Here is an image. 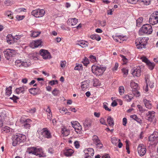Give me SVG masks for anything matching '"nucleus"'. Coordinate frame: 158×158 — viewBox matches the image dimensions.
<instances>
[{"label": "nucleus", "instance_id": "obj_1", "mask_svg": "<svg viewBox=\"0 0 158 158\" xmlns=\"http://www.w3.org/2000/svg\"><path fill=\"white\" fill-rule=\"evenodd\" d=\"M26 136L25 135L20 134H17L15 135L13 139L12 145L16 146L22 142L25 141Z\"/></svg>", "mask_w": 158, "mask_h": 158}, {"label": "nucleus", "instance_id": "obj_2", "mask_svg": "<svg viewBox=\"0 0 158 158\" xmlns=\"http://www.w3.org/2000/svg\"><path fill=\"white\" fill-rule=\"evenodd\" d=\"M153 31L152 27L149 24H145L143 25L140 29L139 33L141 35L144 34H150Z\"/></svg>", "mask_w": 158, "mask_h": 158}, {"label": "nucleus", "instance_id": "obj_3", "mask_svg": "<svg viewBox=\"0 0 158 158\" xmlns=\"http://www.w3.org/2000/svg\"><path fill=\"white\" fill-rule=\"evenodd\" d=\"M91 69L92 73L96 76H98L102 75L106 70L105 67L96 65L92 66Z\"/></svg>", "mask_w": 158, "mask_h": 158}, {"label": "nucleus", "instance_id": "obj_4", "mask_svg": "<svg viewBox=\"0 0 158 158\" xmlns=\"http://www.w3.org/2000/svg\"><path fill=\"white\" fill-rule=\"evenodd\" d=\"M145 42H146L144 38L139 37L136 40L135 44L137 48L142 49L145 47Z\"/></svg>", "mask_w": 158, "mask_h": 158}, {"label": "nucleus", "instance_id": "obj_5", "mask_svg": "<svg viewBox=\"0 0 158 158\" xmlns=\"http://www.w3.org/2000/svg\"><path fill=\"white\" fill-rule=\"evenodd\" d=\"M17 53L16 51L10 49H6L4 52L5 56L7 60L10 59L11 57L14 56Z\"/></svg>", "mask_w": 158, "mask_h": 158}, {"label": "nucleus", "instance_id": "obj_6", "mask_svg": "<svg viewBox=\"0 0 158 158\" xmlns=\"http://www.w3.org/2000/svg\"><path fill=\"white\" fill-rule=\"evenodd\" d=\"M45 11L43 9L35 10H33L31 12V15L36 18H40L43 17Z\"/></svg>", "mask_w": 158, "mask_h": 158}, {"label": "nucleus", "instance_id": "obj_7", "mask_svg": "<svg viewBox=\"0 0 158 158\" xmlns=\"http://www.w3.org/2000/svg\"><path fill=\"white\" fill-rule=\"evenodd\" d=\"M92 140L93 141V143L96 145L97 148H101L102 147L103 145L97 136L96 135L93 136Z\"/></svg>", "mask_w": 158, "mask_h": 158}, {"label": "nucleus", "instance_id": "obj_8", "mask_svg": "<svg viewBox=\"0 0 158 158\" xmlns=\"http://www.w3.org/2000/svg\"><path fill=\"white\" fill-rule=\"evenodd\" d=\"M40 52L44 59H46L51 58L50 53L47 50L41 49L40 50Z\"/></svg>", "mask_w": 158, "mask_h": 158}, {"label": "nucleus", "instance_id": "obj_9", "mask_svg": "<svg viewBox=\"0 0 158 158\" xmlns=\"http://www.w3.org/2000/svg\"><path fill=\"white\" fill-rule=\"evenodd\" d=\"M138 152L140 156H144L146 153V149L143 144L139 145L137 148Z\"/></svg>", "mask_w": 158, "mask_h": 158}, {"label": "nucleus", "instance_id": "obj_10", "mask_svg": "<svg viewBox=\"0 0 158 158\" xmlns=\"http://www.w3.org/2000/svg\"><path fill=\"white\" fill-rule=\"evenodd\" d=\"M149 141L154 142V143L158 142V133L157 131H154L149 137Z\"/></svg>", "mask_w": 158, "mask_h": 158}, {"label": "nucleus", "instance_id": "obj_11", "mask_svg": "<svg viewBox=\"0 0 158 158\" xmlns=\"http://www.w3.org/2000/svg\"><path fill=\"white\" fill-rule=\"evenodd\" d=\"M42 151V148H37L35 147L28 148L27 152L29 154L31 153L35 155L38 154L39 152Z\"/></svg>", "mask_w": 158, "mask_h": 158}, {"label": "nucleus", "instance_id": "obj_12", "mask_svg": "<svg viewBox=\"0 0 158 158\" xmlns=\"http://www.w3.org/2000/svg\"><path fill=\"white\" fill-rule=\"evenodd\" d=\"M154 14H152L149 19V23L152 25H154L158 23V16H154Z\"/></svg>", "mask_w": 158, "mask_h": 158}, {"label": "nucleus", "instance_id": "obj_13", "mask_svg": "<svg viewBox=\"0 0 158 158\" xmlns=\"http://www.w3.org/2000/svg\"><path fill=\"white\" fill-rule=\"evenodd\" d=\"M132 74L134 76L139 77L141 73V71L140 67H137L131 70Z\"/></svg>", "mask_w": 158, "mask_h": 158}, {"label": "nucleus", "instance_id": "obj_14", "mask_svg": "<svg viewBox=\"0 0 158 158\" xmlns=\"http://www.w3.org/2000/svg\"><path fill=\"white\" fill-rule=\"evenodd\" d=\"M42 43L41 40H37L31 42L30 46L32 48H37L40 46Z\"/></svg>", "mask_w": 158, "mask_h": 158}, {"label": "nucleus", "instance_id": "obj_15", "mask_svg": "<svg viewBox=\"0 0 158 158\" xmlns=\"http://www.w3.org/2000/svg\"><path fill=\"white\" fill-rule=\"evenodd\" d=\"M42 131V134L44 137L48 139L51 138L52 137L50 132L47 130V128H43Z\"/></svg>", "mask_w": 158, "mask_h": 158}, {"label": "nucleus", "instance_id": "obj_16", "mask_svg": "<svg viewBox=\"0 0 158 158\" xmlns=\"http://www.w3.org/2000/svg\"><path fill=\"white\" fill-rule=\"evenodd\" d=\"M67 22L69 25L74 27L78 22V19L76 18H70L68 19Z\"/></svg>", "mask_w": 158, "mask_h": 158}, {"label": "nucleus", "instance_id": "obj_17", "mask_svg": "<svg viewBox=\"0 0 158 158\" xmlns=\"http://www.w3.org/2000/svg\"><path fill=\"white\" fill-rule=\"evenodd\" d=\"M146 115L148 117L147 119L150 122L152 121L155 116V112L154 111H149L146 114Z\"/></svg>", "mask_w": 158, "mask_h": 158}, {"label": "nucleus", "instance_id": "obj_18", "mask_svg": "<svg viewBox=\"0 0 158 158\" xmlns=\"http://www.w3.org/2000/svg\"><path fill=\"white\" fill-rule=\"evenodd\" d=\"M27 89V87L25 86L20 87L17 88L15 91L16 93L17 94H19L22 93L23 94L24 91Z\"/></svg>", "mask_w": 158, "mask_h": 158}, {"label": "nucleus", "instance_id": "obj_19", "mask_svg": "<svg viewBox=\"0 0 158 158\" xmlns=\"http://www.w3.org/2000/svg\"><path fill=\"white\" fill-rule=\"evenodd\" d=\"M89 81L88 80L84 81L81 83V87L82 90H85V89L89 87Z\"/></svg>", "mask_w": 158, "mask_h": 158}, {"label": "nucleus", "instance_id": "obj_20", "mask_svg": "<svg viewBox=\"0 0 158 158\" xmlns=\"http://www.w3.org/2000/svg\"><path fill=\"white\" fill-rule=\"evenodd\" d=\"M76 45H79L83 48H85L88 45L87 42L84 40L78 41Z\"/></svg>", "mask_w": 158, "mask_h": 158}, {"label": "nucleus", "instance_id": "obj_21", "mask_svg": "<svg viewBox=\"0 0 158 158\" xmlns=\"http://www.w3.org/2000/svg\"><path fill=\"white\" fill-rule=\"evenodd\" d=\"M23 126L26 128H29L30 127V123L31 120L30 119H27L23 120Z\"/></svg>", "mask_w": 158, "mask_h": 158}, {"label": "nucleus", "instance_id": "obj_22", "mask_svg": "<svg viewBox=\"0 0 158 158\" xmlns=\"http://www.w3.org/2000/svg\"><path fill=\"white\" fill-rule=\"evenodd\" d=\"M85 154L93 156L94 154V151L92 148H89L84 150Z\"/></svg>", "mask_w": 158, "mask_h": 158}, {"label": "nucleus", "instance_id": "obj_23", "mask_svg": "<svg viewBox=\"0 0 158 158\" xmlns=\"http://www.w3.org/2000/svg\"><path fill=\"white\" fill-rule=\"evenodd\" d=\"M92 121L89 119H87L83 122V124L85 128H88L91 125Z\"/></svg>", "mask_w": 158, "mask_h": 158}, {"label": "nucleus", "instance_id": "obj_24", "mask_svg": "<svg viewBox=\"0 0 158 158\" xmlns=\"http://www.w3.org/2000/svg\"><path fill=\"white\" fill-rule=\"evenodd\" d=\"M74 152V151L71 149H66L64 151V154L66 156H70L72 155Z\"/></svg>", "mask_w": 158, "mask_h": 158}, {"label": "nucleus", "instance_id": "obj_25", "mask_svg": "<svg viewBox=\"0 0 158 158\" xmlns=\"http://www.w3.org/2000/svg\"><path fill=\"white\" fill-rule=\"evenodd\" d=\"M13 36L11 34H8L6 36V41L9 44H14Z\"/></svg>", "mask_w": 158, "mask_h": 158}, {"label": "nucleus", "instance_id": "obj_26", "mask_svg": "<svg viewBox=\"0 0 158 158\" xmlns=\"http://www.w3.org/2000/svg\"><path fill=\"white\" fill-rule=\"evenodd\" d=\"M112 37L115 41L119 42L120 43H121L122 40L123 41L124 40V39H123V36L122 37L120 35H118V36H113Z\"/></svg>", "mask_w": 158, "mask_h": 158}, {"label": "nucleus", "instance_id": "obj_27", "mask_svg": "<svg viewBox=\"0 0 158 158\" xmlns=\"http://www.w3.org/2000/svg\"><path fill=\"white\" fill-rule=\"evenodd\" d=\"M107 121L108 124L111 127H113L114 125V121L113 118L110 116H109L107 119Z\"/></svg>", "mask_w": 158, "mask_h": 158}, {"label": "nucleus", "instance_id": "obj_28", "mask_svg": "<svg viewBox=\"0 0 158 158\" xmlns=\"http://www.w3.org/2000/svg\"><path fill=\"white\" fill-rule=\"evenodd\" d=\"M61 132L63 136H66L69 135V131L66 128H62Z\"/></svg>", "mask_w": 158, "mask_h": 158}, {"label": "nucleus", "instance_id": "obj_29", "mask_svg": "<svg viewBox=\"0 0 158 158\" xmlns=\"http://www.w3.org/2000/svg\"><path fill=\"white\" fill-rule=\"evenodd\" d=\"M143 102L146 107L148 109L152 108V104L149 101H148L146 99H144Z\"/></svg>", "mask_w": 158, "mask_h": 158}, {"label": "nucleus", "instance_id": "obj_30", "mask_svg": "<svg viewBox=\"0 0 158 158\" xmlns=\"http://www.w3.org/2000/svg\"><path fill=\"white\" fill-rule=\"evenodd\" d=\"M90 38L92 40H95L98 41H100L101 39V37L97 34L91 35L90 36Z\"/></svg>", "mask_w": 158, "mask_h": 158}, {"label": "nucleus", "instance_id": "obj_31", "mask_svg": "<svg viewBox=\"0 0 158 158\" xmlns=\"http://www.w3.org/2000/svg\"><path fill=\"white\" fill-rule=\"evenodd\" d=\"M60 112L62 114H67V115H70L71 113L68 111L67 109L64 108H63L62 109H60L59 110Z\"/></svg>", "mask_w": 158, "mask_h": 158}, {"label": "nucleus", "instance_id": "obj_32", "mask_svg": "<svg viewBox=\"0 0 158 158\" xmlns=\"http://www.w3.org/2000/svg\"><path fill=\"white\" fill-rule=\"evenodd\" d=\"M145 81L146 83V86L145 89V91L147 92L148 91V85L149 81V76L147 75L145 76Z\"/></svg>", "mask_w": 158, "mask_h": 158}, {"label": "nucleus", "instance_id": "obj_33", "mask_svg": "<svg viewBox=\"0 0 158 158\" xmlns=\"http://www.w3.org/2000/svg\"><path fill=\"white\" fill-rule=\"evenodd\" d=\"M46 112H48V118L51 120L52 119V113L51 112V110L49 106H48L47 109L46 110Z\"/></svg>", "mask_w": 158, "mask_h": 158}, {"label": "nucleus", "instance_id": "obj_34", "mask_svg": "<svg viewBox=\"0 0 158 158\" xmlns=\"http://www.w3.org/2000/svg\"><path fill=\"white\" fill-rule=\"evenodd\" d=\"M131 117L133 118V119L136 120L138 123H142V120L140 118H138L137 116L135 115H131Z\"/></svg>", "mask_w": 158, "mask_h": 158}, {"label": "nucleus", "instance_id": "obj_35", "mask_svg": "<svg viewBox=\"0 0 158 158\" xmlns=\"http://www.w3.org/2000/svg\"><path fill=\"white\" fill-rule=\"evenodd\" d=\"M133 98V97L131 94L129 95H126L124 97V99L127 102H130L131 100Z\"/></svg>", "mask_w": 158, "mask_h": 158}, {"label": "nucleus", "instance_id": "obj_36", "mask_svg": "<svg viewBox=\"0 0 158 158\" xmlns=\"http://www.w3.org/2000/svg\"><path fill=\"white\" fill-rule=\"evenodd\" d=\"M12 87L10 86L9 87L6 88V94L8 96H10L11 94Z\"/></svg>", "mask_w": 158, "mask_h": 158}, {"label": "nucleus", "instance_id": "obj_37", "mask_svg": "<svg viewBox=\"0 0 158 158\" xmlns=\"http://www.w3.org/2000/svg\"><path fill=\"white\" fill-rule=\"evenodd\" d=\"M139 2L145 5H149L151 2V0H140Z\"/></svg>", "mask_w": 158, "mask_h": 158}, {"label": "nucleus", "instance_id": "obj_38", "mask_svg": "<svg viewBox=\"0 0 158 158\" xmlns=\"http://www.w3.org/2000/svg\"><path fill=\"white\" fill-rule=\"evenodd\" d=\"M122 71L123 73V77H126L128 74V69L126 68H123L122 69Z\"/></svg>", "mask_w": 158, "mask_h": 158}, {"label": "nucleus", "instance_id": "obj_39", "mask_svg": "<svg viewBox=\"0 0 158 158\" xmlns=\"http://www.w3.org/2000/svg\"><path fill=\"white\" fill-rule=\"evenodd\" d=\"M37 89L36 88H32L29 89V91L30 93L33 95H36L37 94Z\"/></svg>", "mask_w": 158, "mask_h": 158}, {"label": "nucleus", "instance_id": "obj_40", "mask_svg": "<svg viewBox=\"0 0 158 158\" xmlns=\"http://www.w3.org/2000/svg\"><path fill=\"white\" fill-rule=\"evenodd\" d=\"M111 139L112 143L113 144L115 145H116L118 142L117 138L114 137H111Z\"/></svg>", "mask_w": 158, "mask_h": 158}, {"label": "nucleus", "instance_id": "obj_41", "mask_svg": "<svg viewBox=\"0 0 158 158\" xmlns=\"http://www.w3.org/2000/svg\"><path fill=\"white\" fill-rule=\"evenodd\" d=\"M143 20V18L142 17H139L136 20V26H139Z\"/></svg>", "mask_w": 158, "mask_h": 158}, {"label": "nucleus", "instance_id": "obj_42", "mask_svg": "<svg viewBox=\"0 0 158 158\" xmlns=\"http://www.w3.org/2000/svg\"><path fill=\"white\" fill-rule=\"evenodd\" d=\"M147 65L148 66L149 69L151 70H152L155 66V64L149 61L147 64Z\"/></svg>", "mask_w": 158, "mask_h": 158}, {"label": "nucleus", "instance_id": "obj_43", "mask_svg": "<svg viewBox=\"0 0 158 158\" xmlns=\"http://www.w3.org/2000/svg\"><path fill=\"white\" fill-rule=\"evenodd\" d=\"M82 68L83 67L81 64H76L74 69L75 70H80L82 69Z\"/></svg>", "mask_w": 158, "mask_h": 158}, {"label": "nucleus", "instance_id": "obj_44", "mask_svg": "<svg viewBox=\"0 0 158 158\" xmlns=\"http://www.w3.org/2000/svg\"><path fill=\"white\" fill-rule=\"evenodd\" d=\"M41 33V32L33 31L31 35V36L33 37H36L38 36Z\"/></svg>", "mask_w": 158, "mask_h": 158}, {"label": "nucleus", "instance_id": "obj_45", "mask_svg": "<svg viewBox=\"0 0 158 158\" xmlns=\"http://www.w3.org/2000/svg\"><path fill=\"white\" fill-rule=\"evenodd\" d=\"M130 86L132 88H133L135 89H136L138 87L137 84L133 81L131 82Z\"/></svg>", "mask_w": 158, "mask_h": 158}, {"label": "nucleus", "instance_id": "obj_46", "mask_svg": "<svg viewBox=\"0 0 158 158\" xmlns=\"http://www.w3.org/2000/svg\"><path fill=\"white\" fill-rule=\"evenodd\" d=\"M2 131L3 132H4L6 133L9 132L10 131V128L8 127H5L2 128Z\"/></svg>", "mask_w": 158, "mask_h": 158}, {"label": "nucleus", "instance_id": "obj_47", "mask_svg": "<svg viewBox=\"0 0 158 158\" xmlns=\"http://www.w3.org/2000/svg\"><path fill=\"white\" fill-rule=\"evenodd\" d=\"M22 37L21 35H16L15 36H13V41L14 43L15 42H16L17 41L20 39L21 37Z\"/></svg>", "mask_w": 158, "mask_h": 158}, {"label": "nucleus", "instance_id": "obj_48", "mask_svg": "<svg viewBox=\"0 0 158 158\" xmlns=\"http://www.w3.org/2000/svg\"><path fill=\"white\" fill-rule=\"evenodd\" d=\"M30 65L29 62H28L27 61H26L25 60L24 61H23L21 63V64H20L19 66L20 67L21 65L25 67H28L29 65Z\"/></svg>", "mask_w": 158, "mask_h": 158}, {"label": "nucleus", "instance_id": "obj_49", "mask_svg": "<svg viewBox=\"0 0 158 158\" xmlns=\"http://www.w3.org/2000/svg\"><path fill=\"white\" fill-rule=\"evenodd\" d=\"M74 128L75 131L77 133L80 132L82 130V127L81 126H76V127H74Z\"/></svg>", "mask_w": 158, "mask_h": 158}, {"label": "nucleus", "instance_id": "obj_50", "mask_svg": "<svg viewBox=\"0 0 158 158\" xmlns=\"http://www.w3.org/2000/svg\"><path fill=\"white\" fill-rule=\"evenodd\" d=\"M82 62L84 64L85 66H86L89 64V61L88 59L86 57H85L84 59L82 61Z\"/></svg>", "mask_w": 158, "mask_h": 158}, {"label": "nucleus", "instance_id": "obj_51", "mask_svg": "<svg viewBox=\"0 0 158 158\" xmlns=\"http://www.w3.org/2000/svg\"><path fill=\"white\" fill-rule=\"evenodd\" d=\"M5 15H7L10 19H13V16L12 13L10 11H8L6 12Z\"/></svg>", "mask_w": 158, "mask_h": 158}, {"label": "nucleus", "instance_id": "obj_52", "mask_svg": "<svg viewBox=\"0 0 158 158\" xmlns=\"http://www.w3.org/2000/svg\"><path fill=\"white\" fill-rule=\"evenodd\" d=\"M93 85L95 86H96L100 85V83L98 79H95L94 80Z\"/></svg>", "mask_w": 158, "mask_h": 158}, {"label": "nucleus", "instance_id": "obj_53", "mask_svg": "<svg viewBox=\"0 0 158 158\" xmlns=\"http://www.w3.org/2000/svg\"><path fill=\"white\" fill-rule=\"evenodd\" d=\"M52 93L54 96H57L59 94V91L56 89H55L52 91Z\"/></svg>", "mask_w": 158, "mask_h": 158}, {"label": "nucleus", "instance_id": "obj_54", "mask_svg": "<svg viewBox=\"0 0 158 158\" xmlns=\"http://www.w3.org/2000/svg\"><path fill=\"white\" fill-rule=\"evenodd\" d=\"M119 92L120 95L123 94L124 92V89L123 87L120 86L119 88Z\"/></svg>", "mask_w": 158, "mask_h": 158}, {"label": "nucleus", "instance_id": "obj_55", "mask_svg": "<svg viewBox=\"0 0 158 158\" xmlns=\"http://www.w3.org/2000/svg\"><path fill=\"white\" fill-rule=\"evenodd\" d=\"M74 145L76 148H79L80 145L79 142L78 141H76L74 143Z\"/></svg>", "mask_w": 158, "mask_h": 158}, {"label": "nucleus", "instance_id": "obj_56", "mask_svg": "<svg viewBox=\"0 0 158 158\" xmlns=\"http://www.w3.org/2000/svg\"><path fill=\"white\" fill-rule=\"evenodd\" d=\"M90 60L93 62H95L96 61V57L92 55H90L89 57Z\"/></svg>", "mask_w": 158, "mask_h": 158}, {"label": "nucleus", "instance_id": "obj_57", "mask_svg": "<svg viewBox=\"0 0 158 158\" xmlns=\"http://www.w3.org/2000/svg\"><path fill=\"white\" fill-rule=\"evenodd\" d=\"M99 121L101 124L103 125H105L106 126H107V124L106 123L105 120L103 118H101L100 119Z\"/></svg>", "mask_w": 158, "mask_h": 158}, {"label": "nucleus", "instance_id": "obj_58", "mask_svg": "<svg viewBox=\"0 0 158 158\" xmlns=\"http://www.w3.org/2000/svg\"><path fill=\"white\" fill-rule=\"evenodd\" d=\"M126 149L127 150V152L128 154L130 153V151L129 150V145L128 141H126Z\"/></svg>", "mask_w": 158, "mask_h": 158}, {"label": "nucleus", "instance_id": "obj_59", "mask_svg": "<svg viewBox=\"0 0 158 158\" xmlns=\"http://www.w3.org/2000/svg\"><path fill=\"white\" fill-rule=\"evenodd\" d=\"M58 81L56 80H53L51 81H50L49 82V84L51 85H53L56 84H58Z\"/></svg>", "mask_w": 158, "mask_h": 158}, {"label": "nucleus", "instance_id": "obj_60", "mask_svg": "<svg viewBox=\"0 0 158 158\" xmlns=\"http://www.w3.org/2000/svg\"><path fill=\"white\" fill-rule=\"evenodd\" d=\"M121 56L122 58V60L124 62V64H126L128 60L123 55H121Z\"/></svg>", "mask_w": 158, "mask_h": 158}, {"label": "nucleus", "instance_id": "obj_61", "mask_svg": "<svg viewBox=\"0 0 158 158\" xmlns=\"http://www.w3.org/2000/svg\"><path fill=\"white\" fill-rule=\"evenodd\" d=\"M10 99H12L14 102H17V100L19 99V98L17 96L13 95V97L10 98Z\"/></svg>", "mask_w": 158, "mask_h": 158}, {"label": "nucleus", "instance_id": "obj_62", "mask_svg": "<svg viewBox=\"0 0 158 158\" xmlns=\"http://www.w3.org/2000/svg\"><path fill=\"white\" fill-rule=\"evenodd\" d=\"M4 3L7 6H9V5H10V4H12V3L11 1L7 0H6L5 1Z\"/></svg>", "mask_w": 158, "mask_h": 158}, {"label": "nucleus", "instance_id": "obj_63", "mask_svg": "<svg viewBox=\"0 0 158 158\" xmlns=\"http://www.w3.org/2000/svg\"><path fill=\"white\" fill-rule=\"evenodd\" d=\"M141 59L142 61L145 63L146 64L149 61L146 57H143L141 58Z\"/></svg>", "mask_w": 158, "mask_h": 158}, {"label": "nucleus", "instance_id": "obj_64", "mask_svg": "<svg viewBox=\"0 0 158 158\" xmlns=\"http://www.w3.org/2000/svg\"><path fill=\"white\" fill-rule=\"evenodd\" d=\"M66 64V62L65 61H60V66L62 68L65 67Z\"/></svg>", "mask_w": 158, "mask_h": 158}]
</instances>
